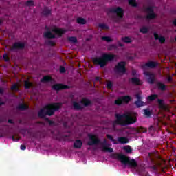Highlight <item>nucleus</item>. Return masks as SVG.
<instances>
[{
	"instance_id": "obj_39",
	"label": "nucleus",
	"mask_w": 176,
	"mask_h": 176,
	"mask_svg": "<svg viewBox=\"0 0 176 176\" xmlns=\"http://www.w3.org/2000/svg\"><path fill=\"white\" fill-rule=\"evenodd\" d=\"M68 41L72 42V43H76V42H78V39L75 36H71L68 38Z\"/></svg>"
},
{
	"instance_id": "obj_44",
	"label": "nucleus",
	"mask_w": 176,
	"mask_h": 176,
	"mask_svg": "<svg viewBox=\"0 0 176 176\" xmlns=\"http://www.w3.org/2000/svg\"><path fill=\"white\" fill-rule=\"evenodd\" d=\"M45 45H47V46H54V42L50 40H47L45 41Z\"/></svg>"
},
{
	"instance_id": "obj_52",
	"label": "nucleus",
	"mask_w": 176,
	"mask_h": 176,
	"mask_svg": "<svg viewBox=\"0 0 176 176\" xmlns=\"http://www.w3.org/2000/svg\"><path fill=\"white\" fill-rule=\"evenodd\" d=\"M40 137H41V138H45L46 133H45V132L41 133L40 135Z\"/></svg>"
},
{
	"instance_id": "obj_62",
	"label": "nucleus",
	"mask_w": 176,
	"mask_h": 176,
	"mask_svg": "<svg viewBox=\"0 0 176 176\" xmlns=\"http://www.w3.org/2000/svg\"><path fill=\"white\" fill-rule=\"evenodd\" d=\"M3 22V21H2V19H0V25H1V24H2Z\"/></svg>"
},
{
	"instance_id": "obj_33",
	"label": "nucleus",
	"mask_w": 176,
	"mask_h": 176,
	"mask_svg": "<svg viewBox=\"0 0 176 176\" xmlns=\"http://www.w3.org/2000/svg\"><path fill=\"white\" fill-rule=\"evenodd\" d=\"M121 40L124 43H131V42H133V41H131V38L129 36L122 37Z\"/></svg>"
},
{
	"instance_id": "obj_57",
	"label": "nucleus",
	"mask_w": 176,
	"mask_h": 176,
	"mask_svg": "<svg viewBox=\"0 0 176 176\" xmlns=\"http://www.w3.org/2000/svg\"><path fill=\"white\" fill-rule=\"evenodd\" d=\"M151 168H152V170H154V171H157V167L156 166H155V165L151 166Z\"/></svg>"
},
{
	"instance_id": "obj_53",
	"label": "nucleus",
	"mask_w": 176,
	"mask_h": 176,
	"mask_svg": "<svg viewBox=\"0 0 176 176\" xmlns=\"http://www.w3.org/2000/svg\"><path fill=\"white\" fill-rule=\"evenodd\" d=\"M21 151H25V149H27V146L24 144H21Z\"/></svg>"
},
{
	"instance_id": "obj_28",
	"label": "nucleus",
	"mask_w": 176,
	"mask_h": 176,
	"mask_svg": "<svg viewBox=\"0 0 176 176\" xmlns=\"http://www.w3.org/2000/svg\"><path fill=\"white\" fill-rule=\"evenodd\" d=\"M131 82L133 85H136L137 86H140L142 85V82H141V80L140 78L134 77L131 79Z\"/></svg>"
},
{
	"instance_id": "obj_36",
	"label": "nucleus",
	"mask_w": 176,
	"mask_h": 176,
	"mask_svg": "<svg viewBox=\"0 0 176 176\" xmlns=\"http://www.w3.org/2000/svg\"><path fill=\"white\" fill-rule=\"evenodd\" d=\"M32 86V82L28 80L25 81V83H24L25 89H30Z\"/></svg>"
},
{
	"instance_id": "obj_31",
	"label": "nucleus",
	"mask_w": 176,
	"mask_h": 176,
	"mask_svg": "<svg viewBox=\"0 0 176 176\" xmlns=\"http://www.w3.org/2000/svg\"><path fill=\"white\" fill-rule=\"evenodd\" d=\"M76 23H78V24L85 25L86 23H87V21L84 18L78 17L76 19Z\"/></svg>"
},
{
	"instance_id": "obj_38",
	"label": "nucleus",
	"mask_w": 176,
	"mask_h": 176,
	"mask_svg": "<svg viewBox=\"0 0 176 176\" xmlns=\"http://www.w3.org/2000/svg\"><path fill=\"white\" fill-rule=\"evenodd\" d=\"M98 27L101 30H109V27L105 23H99Z\"/></svg>"
},
{
	"instance_id": "obj_35",
	"label": "nucleus",
	"mask_w": 176,
	"mask_h": 176,
	"mask_svg": "<svg viewBox=\"0 0 176 176\" xmlns=\"http://www.w3.org/2000/svg\"><path fill=\"white\" fill-rule=\"evenodd\" d=\"M140 32L142 34H148L149 32V29L145 26H143L142 28H140Z\"/></svg>"
},
{
	"instance_id": "obj_54",
	"label": "nucleus",
	"mask_w": 176,
	"mask_h": 176,
	"mask_svg": "<svg viewBox=\"0 0 176 176\" xmlns=\"http://www.w3.org/2000/svg\"><path fill=\"white\" fill-rule=\"evenodd\" d=\"M167 81L168 82H173V77H171V76H168V78H167Z\"/></svg>"
},
{
	"instance_id": "obj_5",
	"label": "nucleus",
	"mask_w": 176,
	"mask_h": 176,
	"mask_svg": "<svg viewBox=\"0 0 176 176\" xmlns=\"http://www.w3.org/2000/svg\"><path fill=\"white\" fill-rule=\"evenodd\" d=\"M148 157H150L151 161L152 163H155L157 166H162V162H160L157 160H161V162H164L163 159H162V157L157 155L156 153H148Z\"/></svg>"
},
{
	"instance_id": "obj_37",
	"label": "nucleus",
	"mask_w": 176,
	"mask_h": 176,
	"mask_svg": "<svg viewBox=\"0 0 176 176\" xmlns=\"http://www.w3.org/2000/svg\"><path fill=\"white\" fill-rule=\"evenodd\" d=\"M124 151L126 152V153H131L133 152V149L131 148V146H126L123 147Z\"/></svg>"
},
{
	"instance_id": "obj_6",
	"label": "nucleus",
	"mask_w": 176,
	"mask_h": 176,
	"mask_svg": "<svg viewBox=\"0 0 176 176\" xmlns=\"http://www.w3.org/2000/svg\"><path fill=\"white\" fill-rule=\"evenodd\" d=\"M145 12L147 13V15L146 16V20H155V19L157 17V15L155 13V10L152 6L146 7L145 8Z\"/></svg>"
},
{
	"instance_id": "obj_63",
	"label": "nucleus",
	"mask_w": 176,
	"mask_h": 176,
	"mask_svg": "<svg viewBox=\"0 0 176 176\" xmlns=\"http://www.w3.org/2000/svg\"><path fill=\"white\" fill-rule=\"evenodd\" d=\"M153 129V126H150L149 130H152Z\"/></svg>"
},
{
	"instance_id": "obj_12",
	"label": "nucleus",
	"mask_w": 176,
	"mask_h": 176,
	"mask_svg": "<svg viewBox=\"0 0 176 176\" xmlns=\"http://www.w3.org/2000/svg\"><path fill=\"white\" fill-rule=\"evenodd\" d=\"M100 144L102 146L101 149L102 152H109V153H112V152H113V148L108 147L109 146V144H108L107 139H104L103 142Z\"/></svg>"
},
{
	"instance_id": "obj_32",
	"label": "nucleus",
	"mask_w": 176,
	"mask_h": 176,
	"mask_svg": "<svg viewBox=\"0 0 176 176\" xmlns=\"http://www.w3.org/2000/svg\"><path fill=\"white\" fill-rule=\"evenodd\" d=\"M159 97L157 94H152L147 98L148 101H155Z\"/></svg>"
},
{
	"instance_id": "obj_42",
	"label": "nucleus",
	"mask_w": 176,
	"mask_h": 176,
	"mask_svg": "<svg viewBox=\"0 0 176 176\" xmlns=\"http://www.w3.org/2000/svg\"><path fill=\"white\" fill-rule=\"evenodd\" d=\"M102 41H105L106 42H112V39L109 36H102Z\"/></svg>"
},
{
	"instance_id": "obj_55",
	"label": "nucleus",
	"mask_w": 176,
	"mask_h": 176,
	"mask_svg": "<svg viewBox=\"0 0 176 176\" xmlns=\"http://www.w3.org/2000/svg\"><path fill=\"white\" fill-rule=\"evenodd\" d=\"M8 122L10 124H14V122L12 119H9Z\"/></svg>"
},
{
	"instance_id": "obj_46",
	"label": "nucleus",
	"mask_w": 176,
	"mask_h": 176,
	"mask_svg": "<svg viewBox=\"0 0 176 176\" xmlns=\"http://www.w3.org/2000/svg\"><path fill=\"white\" fill-rule=\"evenodd\" d=\"M45 120L49 123L50 126H54V121L50 120L48 118H45Z\"/></svg>"
},
{
	"instance_id": "obj_11",
	"label": "nucleus",
	"mask_w": 176,
	"mask_h": 176,
	"mask_svg": "<svg viewBox=\"0 0 176 176\" xmlns=\"http://www.w3.org/2000/svg\"><path fill=\"white\" fill-rule=\"evenodd\" d=\"M140 131H142V133H146V131H148V129L142 126L139 127V129H138L137 128H130L126 133L129 135H135V134H138Z\"/></svg>"
},
{
	"instance_id": "obj_9",
	"label": "nucleus",
	"mask_w": 176,
	"mask_h": 176,
	"mask_svg": "<svg viewBox=\"0 0 176 176\" xmlns=\"http://www.w3.org/2000/svg\"><path fill=\"white\" fill-rule=\"evenodd\" d=\"M144 75L146 76V79L150 85H153L156 82V75L150 72H144Z\"/></svg>"
},
{
	"instance_id": "obj_23",
	"label": "nucleus",
	"mask_w": 176,
	"mask_h": 176,
	"mask_svg": "<svg viewBox=\"0 0 176 176\" xmlns=\"http://www.w3.org/2000/svg\"><path fill=\"white\" fill-rule=\"evenodd\" d=\"M72 105L74 109L76 111H82V109H83V106L80 105V103L76 102V101L72 102Z\"/></svg>"
},
{
	"instance_id": "obj_19",
	"label": "nucleus",
	"mask_w": 176,
	"mask_h": 176,
	"mask_svg": "<svg viewBox=\"0 0 176 176\" xmlns=\"http://www.w3.org/2000/svg\"><path fill=\"white\" fill-rule=\"evenodd\" d=\"M156 86L158 90H161V91H166L167 90V85L160 81L156 83Z\"/></svg>"
},
{
	"instance_id": "obj_30",
	"label": "nucleus",
	"mask_w": 176,
	"mask_h": 176,
	"mask_svg": "<svg viewBox=\"0 0 176 176\" xmlns=\"http://www.w3.org/2000/svg\"><path fill=\"white\" fill-rule=\"evenodd\" d=\"M52 14V10L49 9L47 7H45L43 10V16H49V14Z\"/></svg>"
},
{
	"instance_id": "obj_21",
	"label": "nucleus",
	"mask_w": 176,
	"mask_h": 176,
	"mask_svg": "<svg viewBox=\"0 0 176 176\" xmlns=\"http://www.w3.org/2000/svg\"><path fill=\"white\" fill-rule=\"evenodd\" d=\"M154 38L155 41L159 40L160 43L163 44L164 42H166V38L164 36H160L159 34L156 32L153 33Z\"/></svg>"
},
{
	"instance_id": "obj_8",
	"label": "nucleus",
	"mask_w": 176,
	"mask_h": 176,
	"mask_svg": "<svg viewBox=\"0 0 176 176\" xmlns=\"http://www.w3.org/2000/svg\"><path fill=\"white\" fill-rule=\"evenodd\" d=\"M88 137L89 138V141L87 142V145L89 146H93V145H98V144L101 143V140L98 139L96 135L89 134Z\"/></svg>"
},
{
	"instance_id": "obj_61",
	"label": "nucleus",
	"mask_w": 176,
	"mask_h": 176,
	"mask_svg": "<svg viewBox=\"0 0 176 176\" xmlns=\"http://www.w3.org/2000/svg\"><path fill=\"white\" fill-rule=\"evenodd\" d=\"M3 93V89L0 88V94H2Z\"/></svg>"
},
{
	"instance_id": "obj_47",
	"label": "nucleus",
	"mask_w": 176,
	"mask_h": 176,
	"mask_svg": "<svg viewBox=\"0 0 176 176\" xmlns=\"http://www.w3.org/2000/svg\"><path fill=\"white\" fill-rule=\"evenodd\" d=\"M107 138H108V140H110L113 142H115V141H116L115 139H113V137H112V135L109 134L107 135Z\"/></svg>"
},
{
	"instance_id": "obj_51",
	"label": "nucleus",
	"mask_w": 176,
	"mask_h": 176,
	"mask_svg": "<svg viewBox=\"0 0 176 176\" xmlns=\"http://www.w3.org/2000/svg\"><path fill=\"white\" fill-rule=\"evenodd\" d=\"M17 89H19V87H17L16 84H14L12 87H11V89L12 90H17Z\"/></svg>"
},
{
	"instance_id": "obj_58",
	"label": "nucleus",
	"mask_w": 176,
	"mask_h": 176,
	"mask_svg": "<svg viewBox=\"0 0 176 176\" xmlns=\"http://www.w3.org/2000/svg\"><path fill=\"white\" fill-rule=\"evenodd\" d=\"M19 138H14V136H12V140L13 141H19Z\"/></svg>"
},
{
	"instance_id": "obj_64",
	"label": "nucleus",
	"mask_w": 176,
	"mask_h": 176,
	"mask_svg": "<svg viewBox=\"0 0 176 176\" xmlns=\"http://www.w3.org/2000/svg\"><path fill=\"white\" fill-rule=\"evenodd\" d=\"M56 140H60V138H58V137H56Z\"/></svg>"
},
{
	"instance_id": "obj_2",
	"label": "nucleus",
	"mask_w": 176,
	"mask_h": 176,
	"mask_svg": "<svg viewBox=\"0 0 176 176\" xmlns=\"http://www.w3.org/2000/svg\"><path fill=\"white\" fill-rule=\"evenodd\" d=\"M61 107H63V103L61 102L48 104L40 109L38 113V118H41V119H46V116H53L54 112H57L61 109Z\"/></svg>"
},
{
	"instance_id": "obj_16",
	"label": "nucleus",
	"mask_w": 176,
	"mask_h": 176,
	"mask_svg": "<svg viewBox=\"0 0 176 176\" xmlns=\"http://www.w3.org/2000/svg\"><path fill=\"white\" fill-rule=\"evenodd\" d=\"M159 65V63L150 60L147 63H146L144 65L142 66V68L144 69L146 68H151V69H153L154 68H156Z\"/></svg>"
},
{
	"instance_id": "obj_59",
	"label": "nucleus",
	"mask_w": 176,
	"mask_h": 176,
	"mask_svg": "<svg viewBox=\"0 0 176 176\" xmlns=\"http://www.w3.org/2000/svg\"><path fill=\"white\" fill-rule=\"evenodd\" d=\"M118 45H119L120 47H123V46H124L123 45V43H119Z\"/></svg>"
},
{
	"instance_id": "obj_10",
	"label": "nucleus",
	"mask_w": 176,
	"mask_h": 176,
	"mask_svg": "<svg viewBox=\"0 0 176 176\" xmlns=\"http://www.w3.org/2000/svg\"><path fill=\"white\" fill-rule=\"evenodd\" d=\"M116 72L119 74H126V62H119L115 67Z\"/></svg>"
},
{
	"instance_id": "obj_27",
	"label": "nucleus",
	"mask_w": 176,
	"mask_h": 176,
	"mask_svg": "<svg viewBox=\"0 0 176 176\" xmlns=\"http://www.w3.org/2000/svg\"><path fill=\"white\" fill-rule=\"evenodd\" d=\"M41 82L42 83H49V82H53V78L50 76H45L42 78Z\"/></svg>"
},
{
	"instance_id": "obj_17",
	"label": "nucleus",
	"mask_w": 176,
	"mask_h": 176,
	"mask_svg": "<svg viewBox=\"0 0 176 176\" xmlns=\"http://www.w3.org/2000/svg\"><path fill=\"white\" fill-rule=\"evenodd\" d=\"M52 31V32H54L55 35H57L58 38H61V36H63V35L67 32V30L58 28H53Z\"/></svg>"
},
{
	"instance_id": "obj_1",
	"label": "nucleus",
	"mask_w": 176,
	"mask_h": 176,
	"mask_svg": "<svg viewBox=\"0 0 176 176\" xmlns=\"http://www.w3.org/2000/svg\"><path fill=\"white\" fill-rule=\"evenodd\" d=\"M137 122V118L131 116L130 113H125L123 114H116V120L113 122V129H116V126H130L134 124Z\"/></svg>"
},
{
	"instance_id": "obj_29",
	"label": "nucleus",
	"mask_w": 176,
	"mask_h": 176,
	"mask_svg": "<svg viewBox=\"0 0 176 176\" xmlns=\"http://www.w3.org/2000/svg\"><path fill=\"white\" fill-rule=\"evenodd\" d=\"M134 104L136 105L137 108H141V107H144V105H146L145 102L142 100H136Z\"/></svg>"
},
{
	"instance_id": "obj_34",
	"label": "nucleus",
	"mask_w": 176,
	"mask_h": 176,
	"mask_svg": "<svg viewBox=\"0 0 176 176\" xmlns=\"http://www.w3.org/2000/svg\"><path fill=\"white\" fill-rule=\"evenodd\" d=\"M129 3L133 8H137L138 6V3H137V1L135 0H129Z\"/></svg>"
},
{
	"instance_id": "obj_49",
	"label": "nucleus",
	"mask_w": 176,
	"mask_h": 176,
	"mask_svg": "<svg viewBox=\"0 0 176 176\" xmlns=\"http://www.w3.org/2000/svg\"><path fill=\"white\" fill-rule=\"evenodd\" d=\"M60 74H64L65 72V67L64 66L60 67Z\"/></svg>"
},
{
	"instance_id": "obj_18",
	"label": "nucleus",
	"mask_w": 176,
	"mask_h": 176,
	"mask_svg": "<svg viewBox=\"0 0 176 176\" xmlns=\"http://www.w3.org/2000/svg\"><path fill=\"white\" fill-rule=\"evenodd\" d=\"M157 101L160 105V109H162V111H170V109H168V106L163 103L164 100L162 99H157Z\"/></svg>"
},
{
	"instance_id": "obj_43",
	"label": "nucleus",
	"mask_w": 176,
	"mask_h": 176,
	"mask_svg": "<svg viewBox=\"0 0 176 176\" xmlns=\"http://www.w3.org/2000/svg\"><path fill=\"white\" fill-rule=\"evenodd\" d=\"M3 58L6 63H9V61H10V58H9V55H8V54H4L3 56Z\"/></svg>"
},
{
	"instance_id": "obj_50",
	"label": "nucleus",
	"mask_w": 176,
	"mask_h": 176,
	"mask_svg": "<svg viewBox=\"0 0 176 176\" xmlns=\"http://www.w3.org/2000/svg\"><path fill=\"white\" fill-rule=\"evenodd\" d=\"M135 97H136L138 101H141V100H142V98H143L142 96H141L140 95V94H136V95H135Z\"/></svg>"
},
{
	"instance_id": "obj_24",
	"label": "nucleus",
	"mask_w": 176,
	"mask_h": 176,
	"mask_svg": "<svg viewBox=\"0 0 176 176\" xmlns=\"http://www.w3.org/2000/svg\"><path fill=\"white\" fill-rule=\"evenodd\" d=\"M118 141L119 144H129L130 142V140L127 138L126 137H118Z\"/></svg>"
},
{
	"instance_id": "obj_22",
	"label": "nucleus",
	"mask_w": 176,
	"mask_h": 176,
	"mask_svg": "<svg viewBox=\"0 0 176 176\" xmlns=\"http://www.w3.org/2000/svg\"><path fill=\"white\" fill-rule=\"evenodd\" d=\"M43 35L44 38H47V39H54L56 38V35L52 33L50 30L45 32Z\"/></svg>"
},
{
	"instance_id": "obj_13",
	"label": "nucleus",
	"mask_w": 176,
	"mask_h": 176,
	"mask_svg": "<svg viewBox=\"0 0 176 176\" xmlns=\"http://www.w3.org/2000/svg\"><path fill=\"white\" fill-rule=\"evenodd\" d=\"M131 101V98L129 96H122L120 98H118L117 100H115L116 105H122L123 102H126L128 104V102H130Z\"/></svg>"
},
{
	"instance_id": "obj_14",
	"label": "nucleus",
	"mask_w": 176,
	"mask_h": 176,
	"mask_svg": "<svg viewBox=\"0 0 176 176\" xmlns=\"http://www.w3.org/2000/svg\"><path fill=\"white\" fill-rule=\"evenodd\" d=\"M25 47V44L21 42H15L12 44V46L10 48V52H14V50H21Z\"/></svg>"
},
{
	"instance_id": "obj_41",
	"label": "nucleus",
	"mask_w": 176,
	"mask_h": 176,
	"mask_svg": "<svg viewBox=\"0 0 176 176\" xmlns=\"http://www.w3.org/2000/svg\"><path fill=\"white\" fill-rule=\"evenodd\" d=\"M144 112L145 116H151V115H152V111H151L149 109H144Z\"/></svg>"
},
{
	"instance_id": "obj_25",
	"label": "nucleus",
	"mask_w": 176,
	"mask_h": 176,
	"mask_svg": "<svg viewBox=\"0 0 176 176\" xmlns=\"http://www.w3.org/2000/svg\"><path fill=\"white\" fill-rule=\"evenodd\" d=\"M83 145V142L80 140H76L74 143V146L76 149H80Z\"/></svg>"
},
{
	"instance_id": "obj_3",
	"label": "nucleus",
	"mask_w": 176,
	"mask_h": 176,
	"mask_svg": "<svg viewBox=\"0 0 176 176\" xmlns=\"http://www.w3.org/2000/svg\"><path fill=\"white\" fill-rule=\"evenodd\" d=\"M116 58H118L117 55L104 53L100 57L94 58L93 62L95 65H100V68H104L109 61H113V60H116Z\"/></svg>"
},
{
	"instance_id": "obj_7",
	"label": "nucleus",
	"mask_w": 176,
	"mask_h": 176,
	"mask_svg": "<svg viewBox=\"0 0 176 176\" xmlns=\"http://www.w3.org/2000/svg\"><path fill=\"white\" fill-rule=\"evenodd\" d=\"M109 13H116L118 17L123 19L124 16V10L120 7L111 8L108 9Z\"/></svg>"
},
{
	"instance_id": "obj_20",
	"label": "nucleus",
	"mask_w": 176,
	"mask_h": 176,
	"mask_svg": "<svg viewBox=\"0 0 176 176\" xmlns=\"http://www.w3.org/2000/svg\"><path fill=\"white\" fill-rule=\"evenodd\" d=\"M80 104H82L84 107H90V105H91V100H90V99L83 98L80 101Z\"/></svg>"
},
{
	"instance_id": "obj_40",
	"label": "nucleus",
	"mask_w": 176,
	"mask_h": 176,
	"mask_svg": "<svg viewBox=\"0 0 176 176\" xmlns=\"http://www.w3.org/2000/svg\"><path fill=\"white\" fill-rule=\"evenodd\" d=\"M25 5L26 6H29V7H31V6H34L35 5L34 1L32 0H30V1H28L25 3Z\"/></svg>"
},
{
	"instance_id": "obj_45",
	"label": "nucleus",
	"mask_w": 176,
	"mask_h": 176,
	"mask_svg": "<svg viewBox=\"0 0 176 176\" xmlns=\"http://www.w3.org/2000/svg\"><path fill=\"white\" fill-rule=\"evenodd\" d=\"M113 87V84L112 83V81H108L107 84V89H112V87Z\"/></svg>"
},
{
	"instance_id": "obj_4",
	"label": "nucleus",
	"mask_w": 176,
	"mask_h": 176,
	"mask_svg": "<svg viewBox=\"0 0 176 176\" xmlns=\"http://www.w3.org/2000/svg\"><path fill=\"white\" fill-rule=\"evenodd\" d=\"M113 157L118 159L122 164L128 165L131 168H137L138 167V163L135 160H131L130 157L123 155L122 153H116Z\"/></svg>"
},
{
	"instance_id": "obj_26",
	"label": "nucleus",
	"mask_w": 176,
	"mask_h": 176,
	"mask_svg": "<svg viewBox=\"0 0 176 176\" xmlns=\"http://www.w3.org/2000/svg\"><path fill=\"white\" fill-rule=\"evenodd\" d=\"M29 109L30 107L24 103L19 104L16 107V109L19 111H27Z\"/></svg>"
},
{
	"instance_id": "obj_48",
	"label": "nucleus",
	"mask_w": 176,
	"mask_h": 176,
	"mask_svg": "<svg viewBox=\"0 0 176 176\" xmlns=\"http://www.w3.org/2000/svg\"><path fill=\"white\" fill-rule=\"evenodd\" d=\"M113 49H116V45L115 44H112L108 47V50H112Z\"/></svg>"
},
{
	"instance_id": "obj_60",
	"label": "nucleus",
	"mask_w": 176,
	"mask_h": 176,
	"mask_svg": "<svg viewBox=\"0 0 176 176\" xmlns=\"http://www.w3.org/2000/svg\"><path fill=\"white\" fill-rule=\"evenodd\" d=\"M1 105H5V102H0V107H1Z\"/></svg>"
},
{
	"instance_id": "obj_56",
	"label": "nucleus",
	"mask_w": 176,
	"mask_h": 176,
	"mask_svg": "<svg viewBox=\"0 0 176 176\" xmlns=\"http://www.w3.org/2000/svg\"><path fill=\"white\" fill-rule=\"evenodd\" d=\"M135 75H137V71L134 69L132 70V76H135Z\"/></svg>"
},
{
	"instance_id": "obj_15",
	"label": "nucleus",
	"mask_w": 176,
	"mask_h": 176,
	"mask_svg": "<svg viewBox=\"0 0 176 176\" xmlns=\"http://www.w3.org/2000/svg\"><path fill=\"white\" fill-rule=\"evenodd\" d=\"M53 90H56V91H60V90H67L69 89V86L67 85H64L63 83H58V84H54L52 86Z\"/></svg>"
}]
</instances>
